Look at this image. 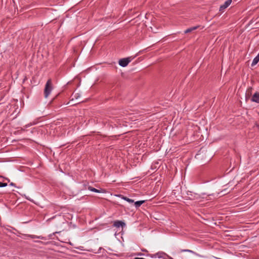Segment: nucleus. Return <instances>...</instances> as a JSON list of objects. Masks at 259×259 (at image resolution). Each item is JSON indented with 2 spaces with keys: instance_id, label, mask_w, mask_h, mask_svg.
<instances>
[{
  "instance_id": "nucleus-1",
  "label": "nucleus",
  "mask_w": 259,
  "mask_h": 259,
  "mask_svg": "<svg viewBox=\"0 0 259 259\" xmlns=\"http://www.w3.org/2000/svg\"><path fill=\"white\" fill-rule=\"evenodd\" d=\"M53 90L52 82L51 79H49L45 85L44 90V96L47 98L50 94L51 91Z\"/></svg>"
},
{
  "instance_id": "nucleus-2",
  "label": "nucleus",
  "mask_w": 259,
  "mask_h": 259,
  "mask_svg": "<svg viewBox=\"0 0 259 259\" xmlns=\"http://www.w3.org/2000/svg\"><path fill=\"white\" fill-rule=\"evenodd\" d=\"M132 61V59L130 57L121 59L119 60L118 63L121 67H126L127 66L128 63Z\"/></svg>"
},
{
  "instance_id": "nucleus-3",
  "label": "nucleus",
  "mask_w": 259,
  "mask_h": 259,
  "mask_svg": "<svg viewBox=\"0 0 259 259\" xmlns=\"http://www.w3.org/2000/svg\"><path fill=\"white\" fill-rule=\"evenodd\" d=\"M165 254L163 252H158L155 254L148 253L146 255V256L150 257L151 258H158L164 259V255Z\"/></svg>"
},
{
  "instance_id": "nucleus-4",
  "label": "nucleus",
  "mask_w": 259,
  "mask_h": 259,
  "mask_svg": "<svg viewBox=\"0 0 259 259\" xmlns=\"http://www.w3.org/2000/svg\"><path fill=\"white\" fill-rule=\"evenodd\" d=\"M187 195L188 197L191 200L198 199L200 198L198 194L194 193L192 192H188Z\"/></svg>"
},
{
  "instance_id": "nucleus-5",
  "label": "nucleus",
  "mask_w": 259,
  "mask_h": 259,
  "mask_svg": "<svg viewBox=\"0 0 259 259\" xmlns=\"http://www.w3.org/2000/svg\"><path fill=\"white\" fill-rule=\"evenodd\" d=\"M231 3H232V0L226 1L223 5H222L220 6V11L223 12L225 9H226L227 7H228L230 5Z\"/></svg>"
},
{
  "instance_id": "nucleus-6",
  "label": "nucleus",
  "mask_w": 259,
  "mask_h": 259,
  "mask_svg": "<svg viewBox=\"0 0 259 259\" xmlns=\"http://www.w3.org/2000/svg\"><path fill=\"white\" fill-rule=\"evenodd\" d=\"M251 101L259 104V92H256L254 93L251 97Z\"/></svg>"
},
{
  "instance_id": "nucleus-7",
  "label": "nucleus",
  "mask_w": 259,
  "mask_h": 259,
  "mask_svg": "<svg viewBox=\"0 0 259 259\" xmlns=\"http://www.w3.org/2000/svg\"><path fill=\"white\" fill-rule=\"evenodd\" d=\"M125 226V224L124 222L121 221H115L113 222V226L116 228H119L120 227H123Z\"/></svg>"
},
{
  "instance_id": "nucleus-8",
  "label": "nucleus",
  "mask_w": 259,
  "mask_h": 259,
  "mask_svg": "<svg viewBox=\"0 0 259 259\" xmlns=\"http://www.w3.org/2000/svg\"><path fill=\"white\" fill-rule=\"evenodd\" d=\"M116 196L120 197L122 199H123L130 203H133L134 202V200L133 199L128 198L127 197L124 196L122 195L119 194L116 195Z\"/></svg>"
},
{
  "instance_id": "nucleus-9",
  "label": "nucleus",
  "mask_w": 259,
  "mask_h": 259,
  "mask_svg": "<svg viewBox=\"0 0 259 259\" xmlns=\"http://www.w3.org/2000/svg\"><path fill=\"white\" fill-rule=\"evenodd\" d=\"M28 237H30L31 239H40L42 240H47V238L46 237L41 236H37L34 235H28Z\"/></svg>"
},
{
  "instance_id": "nucleus-10",
  "label": "nucleus",
  "mask_w": 259,
  "mask_h": 259,
  "mask_svg": "<svg viewBox=\"0 0 259 259\" xmlns=\"http://www.w3.org/2000/svg\"><path fill=\"white\" fill-rule=\"evenodd\" d=\"M259 62V53L258 55L253 59L251 63V66H253L256 65Z\"/></svg>"
},
{
  "instance_id": "nucleus-11",
  "label": "nucleus",
  "mask_w": 259,
  "mask_h": 259,
  "mask_svg": "<svg viewBox=\"0 0 259 259\" xmlns=\"http://www.w3.org/2000/svg\"><path fill=\"white\" fill-rule=\"evenodd\" d=\"M145 202V200L137 201L135 202V206L136 208H139L140 206Z\"/></svg>"
},
{
  "instance_id": "nucleus-12",
  "label": "nucleus",
  "mask_w": 259,
  "mask_h": 259,
  "mask_svg": "<svg viewBox=\"0 0 259 259\" xmlns=\"http://www.w3.org/2000/svg\"><path fill=\"white\" fill-rule=\"evenodd\" d=\"M88 189L92 191V192H96V193H101V190H98V189H97L95 188H93L91 186H89Z\"/></svg>"
},
{
  "instance_id": "nucleus-13",
  "label": "nucleus",
  "mask_w": 259,
  "mask_h": 259,
  "mask_svg": "<svg viewBox=\"0 0 259 259\" xmlns=\"http://www.w3.org/2000/svg\"><path fill=\"white\" fill-rule=\"evenodd\" d=\"M8 185L7 183H2L0 182V187H6Z\"/></svg>"
},
{
  "instance_id": "nucleus-14",
  "label": "nucleus",
  "mask_w": 259,
  "mask_h": 259,
  "mask_svg": "<svg viewBox=\"0 0 259 259\" xmlns=\"http://www.w3.org/2000/svg\"><path fill=\"white\" fill-rule=\"evenodd\" d=\"M199 27H200L199 25H197V26L192 27H190V28H191L192 31H193V30H195L197 29Z\"/></svg>"
},
{
  "instance_id": "nucleus-15",
  "label": "nucleus",
  "mask_w": 259,
  "mask_h": 259,
  "mask_svg": "<svg viewBox=\"0 0 259 259\" xmlns=\"http://www.w3.org/2000/svg\"><path fill=\"white\" fill-rule=\"evenodd\" d=\"M192 30H191V28H189L187 29L184 31V32H185V33H188L191 32H192Z\"/></svg>"
},
{
  "instance_id": "nucleus-16",
  "label": "nucleus",
  "mask_w": 259,
  "mask_h": 259,
  "mask_svg": "<svg viewBox=\"0 0 259 259\" xmlns=\"http://www.w3.org/2000/svg\"><path fill=\"white\" fill-rule=\"evenodd\" d=\"M58 233L57 232H54V233H53L52 234H50L48 236V239H52L53 235H54L56 233Z\"/></svg>"
},
{
  "instance_id": "nucleus-17",
  "label": "nucleus",
  "mask_w": 259,
  "mask_h": 259,
  "mask_svg": "<svg viewBox=\"0 0 259 259\" xmlns=\"http://www.w3.org/2000/svg\"><path fill=\"white\" fill-rule=\"evenodd\" d=\"M10 186H14V187H16V185H15V184H14V183L12 182L10 183Z\"/></svg>"
},
{
  "instance_id": "nucleus-18",
  "label": "nucleus",
  "mask_w": 259,
  "mask_h": 259,
  "mask_svg": "<svg viewBox=\"0 0 259 259\" xmlns=\"http://www.w3.org/2000/svg\"><path fill=\"white\" fill-rule=\"evenodd\" d=\"M137 254L139 256H142L144 255V254L141 252L138 253Z\"/></svg>"
},
{
  "instance_id": "nucleus-19",
  "label": "nucleus",
  "mask_w": 259,
  "mask_h": 259,
  "mask_svg": "<svg viewBox=\"0 0 259 259\" xmlns=\"http://www.w3.org/2000/svg\"><path fill=\"white\" fill-rule=\"evenodd\" d=\"M251 90H252V88H250L249 89H248V90H247L248 94H249V93L250 92H251Z\"/></svg>"
},
{
  "instance_id": "nucleus-20",
  "label": "nucleus",
  "mask_w": 259,
  "mask_h": 259,
  "mask_svg": "<svg viewBox=\"0 0 259 259\" xmlns=\"http://www.w3.org/2000/svg\"><path fill=\"white\" fill-rule=\"evenodd\" d=\"M182 251H188V252H191L192 251H191L190 250H188V249L183 250Z\"/></svg>"
},
{
  "instance_id": "nucleus-21",
  "label": "nucleus",
  "mask_w": 259,
  "mask_h": 259,
  "mask_svg": "<svg viewBox=\"0 0 259 259\" xmlns=\"http://www.w3.org/2000/svg\"><path fill=\"white\" fill-rule=\"evenodd\" d=\"M142 251H144V252H148V251L145 249H142Z\"/></svg>"
},
{
  "instance_id": "nucleus-22",
  "label": "nucleus",
  "mask_w": 259,
  "mask_h": 259,
  "mask_svg": "<svg viewBox=\"0 0 259 259\" xmlns=\"http://www.w3.org/2000/svg\"><path fill=\"white\" fill-rule=\"evenodd\" d=\"M35 242H40V243H42V242L40 241H35Z\"/></svg>"
},
{
  "instance_id": "nucleus-23",
  "label": "nucleus",
  "mask_w": 259,
  "mask_h": 259,
  "mask_svg": "<svg viewBox=\"0 0 259 259\" xmlns=\"http://www.w3.org/2000/svg\"><path fill=\"white\" fill-rule=\"evenodd\" d=\"M6 180H7V181H8V182H10V180L8 178H5Z\"/></svg>"
},
{
  "instance_id": "nucleus-24",
  "label": "nucleus",
  "mask_w": 259,
  "mask_h": 259,
  "mask_svg": "<svg viewBox=\"0 0 259 259\" xmlns=\"http://www.w3.org/2000/svg\"><path fill=\"white\" fill-rule=\"evenodd\" d=\"M0 178H3V177L0 176Z\"/></svg>"
},
{
  "instance_id": "nucleus-25",
  "label": "nucleus",
  "mask_w": 259,
  "mask_h": 259,
  "mask_svg": "<svg viewBox=\"0 0 259 259\" xmlns=\"http://www.w3.org/2000/svg\"><path fill=\"white\" fill-rule=\"evenodd\" d=\"M170 259H174V258H172V257H170Z\"/></svg>"
}]
</instances>
